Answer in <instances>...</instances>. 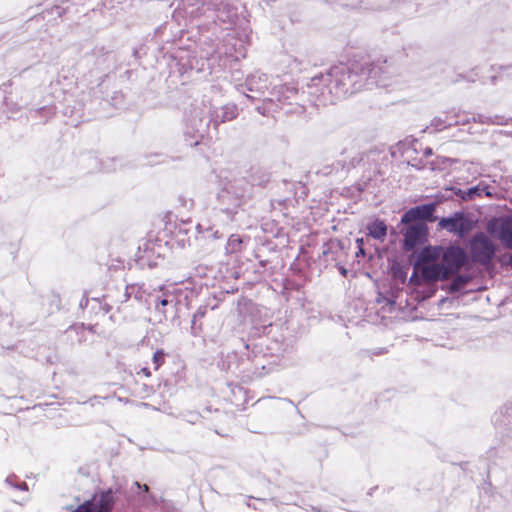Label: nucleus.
Wrapping results in <instances>:
<instances>
[{
  "label": "nucleus",
  "instance_id": "39",
  "mask_svg": "<svg viewBox=\"0 0 512 512\" xmlns=\"http://www.w3.org/2000/svg\"><path fill=\"white\" fill-rule=\"evenodd\" d=\"M256 110L259 114L263 116L267 115L269 112L265 105L257 106Z\"/></svg>",
  "mask_w": 512,
  "mask_h": 512
},
{
  "label": "nucleus",
  "instance_id": "8",
  "mask_svg": "<svg viewBox=\"0 0 512 512\" xmlns=\"http://www.w3.org/2000/svg\"><path fill=\"white\" fill-rule=\"evenodd\" d=\"M401 225L400 233L403 235V251L415 252V250L428 242L429 228L426 223L418 221L417 223L409 222Z\"/></svg>",
  "mask_w": 512,
  "mask_h": 512
},
{
  "label": "nucleus",
  "instance_id": "52",
  "mask_svg": "<svg viewBox=\"0 0 512 512\" xmlns=\"http://www.w3.org/2000/svg\"><path fill=\"white\" fill-rule=\"evenodd\" d=\"M143 489H144V491H145V492H148L149 487H148L146 484H144V485H143Z\"/></svg>",
  "mask_w": 512,
  "mask_h": 512
},
{
  "label": "nucleus",
  "instance_id": "57",
  "mask_svg": "<svg viewBox=\"0 0 512 512\" xmlns=\"http://www.w3.org/2000/svg\"><path fill=\"white\" fill-rule=\"evenodd\" d=\"M246 349L249 350L250 349V344H246Z\"/></svg>",
  "mask_w": 512,
  "mask_h": 512
},
{
  "label": "nucleus",
  "instance_id": "16",
  "mask_svg": "<svg viewBox=\"0 0 512 512\" xmlns=\"http://www.w3.org/2000/svg\"><path fill=\"white\" fill-rule=\"evenodd\" d=\"M421 275L424 280L429 282L442 281L449 277L450 273L446 270L444 265L440 263L423 265Z\"/></svg>",
  "mask_w": 512,
  "mask_h": 512
},
{
  "label": "nucleus",
  "instance_id": "30",
  "mask_svg": "<svg viewBox=\"0 0 512 512\" xmlns=\"http://www.w3.org/2000/svg\"><path fill=\"white\" fill-rule=\"evenodd\" d=\"M18 479V477L15 474L9 475L5 479V483L15 489L21 490V491H27L28 485L26 482H18V484H12V480Z\"/></svg>",
  "mask_w": 512,
  "mask_h": 512
},
{
  "label": "nucleus",
  "instance_id": "6",
  "mask_svg": "<svg viewBox=\"0 0 512 512\" xmlns=\"http://www.w3.org/2000/svg\"><path fill=\"white\" fill-rule=\"evenodd\" d=\"M496 251L492 240L484 232H477L469 241V263L472 262L489 269L493 266Z\"/></svg>",
  "mask_w": 512,
  "mask_h": 512
},
{
  "label": "nucleus",
  "instance_id": "42",
  "mask_svg": "<svg viewBox=\"0 0 512 512\" xmlns=\"http://www.w3.org/2000/svg\"><path fill=\"white\" fill-rule=\"evenodd\" d=\"M136 300H141L142 295L140 293V287L137 286V288L134 290V293L132 294Z\"/></svg>",
  "mask_w": 512,
  "mask_h": 512
},
{
  "label": "nucleus",
  "instance_id": "46",
  "mask_svg": "<svg viewBox=\"0 0 512 512\" xmlns=\"http://www.w3.org/2000/svg\"><path fill=\"white\" fill-rule=\"evenodd\" d=\"M139 373H143L146 377H149L151 375L150 370L146 367L142 368Z\"/></svg>",
  "mask_w": 512,
  "mask_h": 512
},
{
  "label": "nucleus",
  "instance_id": "5",
  "mask_svg": "<svg viewBox=\"0 0 512 512\" xmlns=\"http://www.w3.org/2000/svg\"><path fill=\"white\" fill-rule=\"evenodd\" d=\"M211 114L195 105L185 116V141L190 147L197 146L208 133Z\"/></svg>",
  "mask_w": 512,
  "mask_h": 512
},
{
  "label": "nucleus",
  "instance_id": "7",
  "mask_svg": "<svg viewBox=\"0 0 512 512\" xmlns=\"http://www.w3.org/2000/svg\"><path fill=\"white\" fill-rule=\"evenodd\" d=\"M477 226L474 216L465 211H456L453 214L441 217L437 229L445 230L460 239L466 238Z\"/></svg>",
  "mask_w": 512,
  "mask_h": 512
},
{
  "label": "nucleus",
  "instance_id": "19",
  "mask_svg": "<svg viewBox=\"0 0 512 512\" xmlns=\"http://www.w3.org/2000/svg\"><path fill=\"white\" fill-rule=\"evenodd\" d=\"M344 249L343 243L340 240L332 239L323 245L322 256L324 261H337L338 253Z\"/></svg>",
  "mask_w": 512,
  "mask_h": 512
},
{
  "label": "nucleus",
  "instance_id": "38",
  "mask_svg": "<svg viewBox=\"0 0 512 512\" xmlns=\"http://www.w3.org/2000/svg\"><path fill=\"white\" fill-rule=\"evenodd\" d=\"M170 303H172V300H170L169 298H167V297L162 298V299H160V300H159V302H157V304L155 305V309H156L157 311L162 312V311L160 310V308H159V305H161L162 307H165V306H167V305H168V304H170Z\"/></svg>",
  "mask_w": 512,
  "mask_h": 512
},
{
  "label": "nucleus",
  "instance_id": "50",
  "mask_svg": "<svg viewBox=\"0 0 512 512\" xmlns=\"http://www.w3.org/2000/svg\"><path fill=\"white\" fill-rule=\"evenodd\" d=\"M356 242H357L358 248H359L360 246H361V247H363L364 242H363V239H362V238H358V239L356 240Z\"/></svg>",
  "mask_w": 512,
  "mask_h": 512
},
{
  "label": "nucleus",
  "instance_id": "35",
  "mask_svg": "<svg viewBox=\"0 0 512 512\" xmlns=\"http://www.w3.org/2000/svg\"><path fill=\"white\" fill-rule=\"evenodd\" d=\"M446 191H451L454 195H456L460 200L463 201V197L465 196V190L455 186H451L447 188Z\"/></svg>",
  "mask_w": 512,
  "mask_h": 512
},
{
  "label": "nucleus",
  "instance_id": "11",
  "mask_svg": "<svg viewBox=\"0 0 512 512\" xmlns=\"http://www.w3.org/2000/svg\"><path fill=\"white\" fill-rule=\"evenodd\" d=\"M487 232L501 244L512 250V216H503L490 220L487 224Z\"/></svg>",
  "mask_w": 512,
  "mask_h": 512
},
{
  "label": "nucleus",
  "instance_id": "15",
  "mask_svg": "<svg viewBox=\"0 0 512 512\" xmlns=\"http://www.w3.org/2000/svg\"><path fill=\"white\" fill-rule=\"evenodd\" d=\"M137 285L131 284L126 285L123 290L121 289H110L109 292L104 296V300H111L116 305L118 311L121 310V306L126 303L134 293Z\"/></svg>",
  "mask_w": 512,
  "mask_h": 512
},
{
  "label": "nucleus",
  "instance_id": "14",
  "mask_svg": "<svg viewBox=\"0 0 512 512\" xmlns=\"http://www.w3.org/2000/svg\"><path fill=\"white\" fill-rule=\"evenodd\" d=\"M442 250L443 246L441 245H423V247L421 246L415 250V252H411L409 260L414 267H419L426 263L440 259Z\"/></svg>",
  "mask_w": 512,
  "mask_h": 512
},
{
  "label": "nucleus",
  "instance_id": "20",
  "mask_svg": "<svg viewBox=\"0 0 512 512\" xmlns=\"http://www.w3.org/2000/svg\"><path fill=\"white\" fill-rule=\"evenodd\" d=\"M368 235L375 240L384 241L387 235V225L381 219H374L366 227Z\"/></svg>",
  "mask_w": 512,
  "mask_h": 512
},
{
  "label": "nucleus",
  "instance_id": "33",
  "mask_svg": "<svg viewBox=\"0 0 512 512\" xmlns=\"http://www.w3.org/2000/svg\"><path fill=\"white\" fill-rule=\"evenodd\" d=\"M105 303L102 305V302L97 299V298H94L93 299V302L101 309H103V312L104 314H107L109 313L114 307H116L115 304H113V302L111 300H104Z\"/></svg>",
  "mask_w": 512,
  "mask_h": 512
},
{
  "label": "nucleus",
  "instance_id": "55",
  "mask_svg": "<svg viewBox=\"0 0 512 512\" xmlns=\"http://www.w3.org/2000/svg\"><path fill=\"white\" fill-rule=\"evenodd\" d=\"M18 479L12 480V484H18Z\"/></svg>",
  "mask_w": 512,
  "mask_h": 512
},
{
  "label": "nucleus",
  "instance_id": "29",
  "mask_svg": "<svg viewBox=\"0 0 512 512\" xmlns=\"http://www.w3.org/2000/svg\"><path fill=\"white\" fill-rule=\"evenodd\" d=\"M167 354L163 349H158L154 352L152 357V362L154 364V369L158 370L160 366L165 362Z\"/></svg>",
  "mask_w": 512,
  "mask_h": 512
},
{
  "label": "nucleus",
  "instance_id": "27",
  "mask_svg": "<svg viewBox=\"0 0 512 512\" xmlns=\"http://www.w3.org/2000/svg\"><path fill=\"white\" fill-rule=\"evenodd\" d=\"M363 159H364L363 153L357 152V153H354V155H352L350 157L349 161L340 160V161H338V163L341 165L342 169L350 170V169L357 167L363 161Z\"/></svg>",
  "mask_w": 512,
  "mask_h": 512
},
{
  "label": "nucleus",
  "instance_id": "36",
  "mask_svg": "<svg viewBox=\"0 0 512 512\" xmlns=\"http://www.w3.org/2000/svg\"><path fill=\"white\" fill-rule=\"evenodd\" d=\"M501 263L506 266L512 267V254L505 253L501 256Z\"/></svg>",
  "mask_w": 512,
  "mask_h": 512
},
{
  "label": "nucleus",
  "instance_id": "10",
  "mask_svg": "<svg viewBox=\"0 0 512 512\" xmlns=\"http://www.w3.org/2000/svg\"><path fill=\"white\" fill-rule=\"evenodd\" d=\"M440 258L450 274L458 273L462 267H469L468 253L458 244L443 247Z\"/></svg>",
  "mask_w": 512,
  "mask_h": 512
},
{
  "label": "nucleus",
  "instance_id": "1",
  "mask_svg": "<svg viewBox=\"0 0 512 512\" xmlns=\"http://www.w3.org/2000/svg\"><path fill=\"white\" fill-rule=\"evenodd\" d=\"M396 73L395 66L386 59L376 62L339 63L313 76L307 83L308 94L318 104H335L362 89L387 87Z\"/></svg>",
  "mask_w": 512,
  "mask_h": 512
},
{
  "label": "nucleus",
  "instance_id": "13",
  "mask_svg": "<svg viewBox=\"0 0 512 512\" xmlns=\"http://www.w3.org/2000/svg\"><path fill=\"white\" fill-rule=\"evenodd\" d=\"M245 88L255 93V95L245 94L247 99L259 100L268 90V76L261 72H255L247 76L244 85Z\"/></svg>",
  "mask_w": 512,
  "mask_h": 512
},
{
  "label": "nucleus",
  "instance_id": "54",
  "mask_svg": "<svg viewBox=\"0 0 512 512\" xmlns=\"http://www.w3.org/2000/svg\"><path fill=\"white\" fill-rule=\"evenodd\" d=\"M504 133L508 136H512V132L505 131Z\"/></svg>",
  "mask_w": 512,
  "mask_h": 512
},
{
  "label": "nucleus",
  "instance_id": "43",
  "mask_svg": "<svg viewBox=\"0 0 512 512\" xmlns=\"http://www.w3.org/2000/svg\"><path fill=\"white\" fill-rule=\"evenodd\" d=\"M202 416V414L198 415V414H195V413H191L190 414V418L188 419L189 422L191 423H195L196 420L198 419V417Z\"/></svg>",
  "mask_w": 512,
  "mask_h": 512
},
{
  "label": "nucleus",
  "instance_id": "49",
  "mask_svg": "<svg viewBox=\"0 0 512 512\" xmlns=\"http://www.w3.org/2000/svg\"><path fill=\"white\" fill-rule=\"evenodd\" d=\"M132 55L137 59L139 58V49L138 48H133V51H132Z\"/></svg>",
  "mask_w": 512,
  "mask_h": 512
},
{
  "label": "nucleus",
  "instance_id": "26",
  "mask_svg": "<svg viewBox=\"0 0 512 512\" xmlns=\"http://www.w3.org/2000/svg\"><path fill=\"white\" fill-rule=\"evenodd\" d=\"M241 245L242 239L240 236L236 234H230L225 245V251L227 254L236 253L240 251Z\"/></svg>",
  "mask_w": 512,
  "mask_h": 512
},
{
  "label": "nucleus",
  "instance_id": "44",
  "mask_svg": "<svg viewBox=\"0 0 512 512\" xmlns=\"http://www.w3.org/2000/svg\"><path fill=\"white\" fill-rule=\"evenodd\" d=\"M54 10H55V12L57 13V15H58L59 17H61V16H62V14L64 13V9H62V8H61L60 6H58V5L54 6Z\"/></svg>",
  "mask_w": 512,
  "mask_h": 512
},
{
  "label": "nucleus",
  "instance_id": "25",
  "mask_svg": "<svg viewBox=\"0 0 512 512\" xmlns=\"http://www.w3.org/2000/svg\"><path fill=\"white\" fill-rule=\"evenodd\" d=\"M286 62H287L288 68L291 73L301 72L302 70H304L306 68V66L309 65L308 61L299 59L292 55L287 56Z\"/></svg>",
  "mask_w": 512,
  "mask_h": 512
},
{
  "label": "nucleus",
  "instance_id": "22",
  "mask_svg": "<svg viewBox=\"0 0 512 512\" xmlns=\"http://www.w3.org/2000/svg\"><path fill=\"white\" fill-rule=\"evenodd\" d=\"M472 120L477 123L487 125H506L511 120L503 115L486 116L483 114H477L473 116Z\"/></svg>",
  "mask_w": 512,
  "mask_h": 512
},
{
  "label": "nucleus",
  "instance_id": "34",
  "mask_svg": "<svg viewBox=\"0 0 512 512\" xmlns=\"http://www.w3.org/2000/svg\"><path fill=\"white\" fill-rule=\"evenodd\" d=\"M165 162V156L163 154H152L148 156V164L155 165Z\"/></svg>",
  "mask_w": 512,
  "mask_h": 512
},
{
  "label": "nucleus",
  "instance_id": "37",
  "mask_svg": "<svg viewBox=\"0 0 512 512\" xmlns=\"http://www.w3.org/2000/svg\"><path fill=\"white\" fill-rule=\"evenodd\" d=\"M504 416L507 419L508 423H512V404L505 405Z\"/></svg>",
  "mask_w": 512,
  "mask_h": 512
},
{
  "label": "nucleus",
  "instance_id": "41",
  "mask_svg": "<svg viewBox=\"0 0 512 512\" xmlns=\"http://www.w3.org/2000/svg\"><path fill=\"white\" fill-rule=\"evenodd\" d=\"M88 303H89V299L85 295H83L82 299L80 300L79 306L81 308H84L88 305Z\"/></svg>",
  "mask_w": 512,
  "mask_h": 512
},
{
  "label": "nucleus",
  "instance_id": "24",
  "mask_svg": "<svg viewBox=\"0 0 512 512\" xmlns=\"http://www.w3.org/2000/svg\"><path fill=\"white\" fill-rule=\"evenodd\" d=\"M270 180V176L267 172L257 169L252 175L248 183L251 185V192L254 186L264 187Z\"/></svg>",
  "mask_w": 512,
  "mask_h": 512
},
{
  "label": "nucleus",
  "instance_id": "3",
  "mask_svg": "<svg viewBox=\"0 0 512 512\" xmlns=\"http://www.w3.org/2000/svg\"><path fill=\"white\" fill-rule=\"evenodd\" d=\"M243 10L240 0H204L201 7L189 13L194 18L200 41L214 43L242 21Z\"/></svg>",
  "mask_w": 512,
  "mask_h": 512
},
{
  "label": "nucleus",
  "instance_id": "45",
  "mask_svg": "<svg viewBox=\"0 0 512 512\" xmlns=\"http://www.w3.org/2000/svg\"><path fill=\"white\" fill-rule=\"evenodd\" d=\"M365 254H366V253H365V249H364V247H361V246H360V247L358 248V251L356 252V256H357V257H359V256H365Z\"/></svg>",
  "mask_w": 512,
  "mask_h": 512
},
{
  "label": "nucleus",
  "instance_id": "40",
  "mask_svg": "<svg viewBox=\"0 0 512 512\" xmlns=\"http://www.w3.org/2000/svg\"><path fill=\"white\" fill-rule=\"evenodd\" d=\"M337 268H338V271L339 273L343 276V277H347L348 275V269H346L344 266L340 265V264H337Z\"/></svg>",
  "mask_w": 512,
  "mask_h": 512
},
{
  "label": "nucleus",
  "instance_id": "18",
  "mask_svg": "<svg viewBox=\"0 0 512 512\" xmlns=\"http://www.w3.org/2000/svg\"><path fill=\"white\" fill-rule=\"evenodd\" d=\"M472 280V277L468 274H458L451 281L442 287L448 294H455L462 292L468 283Z\"/></svg>",
  "mask_w": 512,
  "mask_h": 512
},
{
  "label": "nucleus",
  "instance_id": "2",
  "mask_svg": "<svg viewBox=\"0 0 512 512\" xmlns=\"http://www.w3.org/2000/svg\"><path fill=\"white\" fill-rule=\"evenodd\" d=\"M251 198V185L246 178L234 179L219 190L213 208V225L197 224V230L206 239H222L227 233L220 227L240 225L245 215L244 205Z\"/></svg>",
  "mask_w": 512,
  "mask_h": 512
},
{
  "label": "nucleus",
  "instance_id": "58",
  "mask_svg": "<svg viewBox=\"0 0 512 512\" xmlns=\"http://www.w3.org/2000/svg\"><path fill=\"white\" fill-rule=\"evenodd\" d=\"M204 411L210 412V411H211V409L207 407V408H205V410H204Z\"/></svg>",
  "mask_w": 512,
  "mask_h": 512
},
{
  "label": "nucleus",
  "instance_id": "12",
  "mask_svg": "<svg viewBox=\"0 0 512 512\" xmlns=\"http://www.w3.org/2000/svg\"><path fill=\"white\" fill-rule=\"evenodd\" d=\"M299 90L294 84L275 85L270 91V97L264 98V102H279L287 104H298Z\"/></svg>",
  "mask_w": 512,
  "mask_h": 512
},
{
  "label": "nucleus",
  "instance_id": "53",
  "mask_svg": "<svg viewBox=\"0 0 512 512\" xmlns=\"http://www.w3.org/2000/svg\"><path fill=\"white\" fill-rule=\"evenodd\" d=\"M384 352L383 349H379L377 352H375V354H382Z\"/></svg>",
  "mask_w": 512,
  "mask_h": 512
},
{
  "label": "nucleus",
  "instance_id": "9",
  "mask_svg": "<svg viewBox=\"0 0 512 512\" xmlns=\"http://www.w3.org/2000/svg\"><path fill=\"white\" fill-rule=\"evenodd\" d=\"M451 196H437L436 200L430 203L420 204L408 209L402 216L400 220V224H406L409 222L417 223H432L439 218L435 215L437 206L443 201Z\"/></svg>",
  "mask_w": 512,
  "mask_h": 512
},
{
  "label": "nucleus",
  "instance_id": "47",
  "mask_svg": "<svg viewBox=\"0 0 512 512\" xmlns=\"http://www.w3.org/2000/svg\"><path fill=\"white\" fill-rule=\"evenodd\" d=\"M432 154H433L432 148L427 147V148L424 150V156L428 157V156H431Z\"/></svg>",
  "mask_w": 512,
  "mask_h": 512
},
{
  "label": "nucleus",
  "instance_id": "28",
  "mask_svg": "<svg viewBox=\"0 0 512 512\" xmlns=\"http://www.w3.org/2000/svg\"><path fill=\"white\" fill-rule=\"evenodd\" d=\"M392 277L399 280L401 283H405L407 279V269L398 262H394L391 267Z\"/></svg>",
  "mask_w": 512,
  "mask_h": 512
},
{
  "label": "nucleus",
  "instance_id": "31",
  "mask_svg": "<svg viewBox=\"0 0 512 512\" xmlns=\"http://www.w3.org/2000/svg\"><path fill=\"white\" fill-rule=\"evenodd\" d=\"M447 124H449V122L447 121V117H434L431 120L430 127L434 128L436 131H442L443 129L447 128L445 127Z\"/></svg>",
  "mask_w": 512,
  "mask_h": 512
},
{
  "label": "nucleus",
  "instance_id": "17",
  "mask_svg": "<svg viewBox=\"0 0 512 512\" xmlns=\"http://www.w3.org/2000/svg\"><path fill=\"white\" fill-rule=\"evenodd\" d=\"M237 117V108L235 105L227 104L211 114V120L214 127L217 128L221 123L231 121Z\"/></svg>",
  "mask_w": 512,
  "mask_h": 512
},
{
  "label": "nucleus",
  "instance_id": "51",
  "mask_svg": "<svg viewBox=\"0 0 512 512\" xmlns=\"http://www.w3.org/2000/svg\"><path fill=\"white\" fill-rule=\"evenodd\" d=\"M257 348H258V345H254V346L252 347V353L254 354V357H255V358L257 357V353H258V351H256V349H257Z\"/></svg>",
  "mask_w": 512,
  "mask_h": 512
},
{
  "label": "nucleus",
  "instance_id": "56",
  "mask_svg": "<svg viewBox=\"0 0 512 512\" xmlns=\"http://www.w3.org/2000/svg\"><path fill=\"white\" fill-rule=\"evenodd\" d=\"M61 3H66V2H69L70 0H60Z\"/></svg>",
  "mask_w": 512,
  "mask_h": 512
},
{
  "label": "nucleus",
  "instance_id": "48",
  "mask_svg": "<svg viewBox=\"0 0 512 512\" xmlns=\"http://www.w3.org/2000/svg\"><path fill=\"white\" fill-rule=\"evenodd\" d=\"M408 6L411 8V11L409 12V15H412L416 12V9L414 8V4L409 2Z\"/></svg>",
  "mask_w": 512,
  "mask_h": 512
},
{
  "label": "nucleus",
  "instance_id": "32",
  "mask_svg": "<svg viewBox=\"0 0 512 512\" xmlns=\"http://www.w3.org/2000/svg\"><path fill=\"white\" fill-rule=\"evenodd\" d=\"M454 116L456 119L453 122H449V124H447L445 127L466 125L471 121V119L466 114L461 115L460 113H456Z\"/></svg>",
  "mask_w": 512,
  "mask_h": 512
},
{
  "label": "nucleus",
  "instance_id": "4",
  "mask_svg": "<svg viewBox=\"0 0 512 512\" xmlns=\"http://www.w3.org/2000/svg\"><path fill=\"white\" fill-rule=\"evenodd\" d=\"M79 65L87 68L90 75L96 77L98 86L120 66L113 46L104 42L87 43Z\"/></svg>",
  "mask_w": 512,
  "mask_h": 512
},
{
  "label": "nucleus",
  "instance_id": "21",
  "mask_svg": "<svg viewBox=\"0 0 512 512\" xmlns=\"http://www.w3.org/2000/svg\"><path fill=\"white\" fill-rule=\"evenodd\" d=\"M483 193L488 197L492 196L490 186L483 182H480L477 185L465 190V196L463 197V201L474 200L477 197H480Z\"/></svg>",
  "mask_w": 512,
  "mask_h": 512
},
{
  "label": "nucleus",
  "instance_id": "23",
  "mask_svg": "<svg viewBox=\"0 0 512 512\" xmlns=\"http://www.w3.org/2000/svg\"><path fill=\"white\" fill-rule=\"evenodd\" d=\"M208 311L207 306H200L196 312L193 314L191 319V334L193 336H199L202 331V318L205 317Z\"/></svg>",
  "mask_w": 512,
  "mask_h": 512
}]
</instances>
